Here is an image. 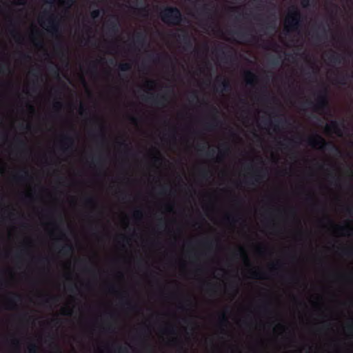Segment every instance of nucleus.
I'll return each instance as SVG.
<instances>
[{
	"label": "nucleus",
	"instance_id": "obj_1",
	"mask_svg": "<svg viewBox=\"0 0 353 353\" xmlns=\"http://www.w3.org/2000/svg\"><path fill=\"white\" fill-rule=\"evenodd\" d=\"M162 21L168 24H178L181 20V13L177 8H168L161 12Z\"/></svg>",
	"mask_w": 353,
	"mask_h": 353
},
{
	"label": "nucleus",
	"instance_id": "obj_2",
	"mask_svg": "<svg viewBox=\"0 0 353 353\" xmlns=\"http://www.w3.org/2000/svg\"><path fill=\"white\" fill-rule=\"evenodd\" d=\"M299 24V16L296 11L290 12L284 21V26L288 32L295 30Z\"/></svg>",
	"mask_w": 353,
	"mask_h": 353
},
{
	"label": "nucleus",
	"instance_id": "obj_3",
	"mask_svg": "<svg viewBox=\"0 0 353 353\" xmlns=\"http://www.w3.org/2000/svg\"><path fill=\"white\" fill-rule=\"evenodd\" d=\"M310 144L316 148H323L325 145V141L321 137L316 136L310 139Z\"/></svg>",
	"mask_w": 353,
	"mask_h": 353
},
{
	"label": "nucleus",
	"instance_id": "obj_4",
	"mask_svg": "<svg viewBox=\"0 0 353 353\" xmlns=\"http://www.w3.org/2000/svg\"><path fill=\"white\" fill-rule=\"evenodd\" d=\"M254 77L252 74H250V73L247 74L248 83H252L254 82Z\"/></svg>",
	"mask_w": 353,
	"mask_h": 353
},
{
	"label": "nucleus",
	"instance_id": "obj_5",
	"mask_svg": "<svg viewBox=\"0 0 353 353\" xmlns=\"http://www.w3.org/2000/svg\"><path fill=\"white\" fill-rule=\"evenodd\" d=\"M252 274L254 276V277H255V278H258V279H262L263 278L262 276L261 275V274L259 272L256 271V270L252 271Z\"/></svg>",
	"mask_w": 353,
	"mask_h": 353
},
{
	"label": "nucleus",
	"instance_id": "obj_6",
	"mask_svg": "<svg viewBox=\"0 0 353 353\" xmlns=\"http://www.w3.org/2000/svg\"><path fill=\"white\" fill-rule=\"evenodd\" d=\"M17 5L23 6L26 3L27 0H14Z\"/></svg>",
	"mask_w": 353,
	"mask_h": 353
},
{
	"label": "nucleus",
	"instance_id": "obj_7",
	"mask_svg": "<svg viewBox=\"0 0 353 353\" xmlns=\"http://www.w3.org/2000/svg\"><path fill=\"white\" fill-rule=\"evenodd\" d=\"M97 14H98V11H94V12H92V16H93L94 17H97Z\"/></svg>",
	"mask_w": 353,
	"mask_h": 353
}]
</instances>
